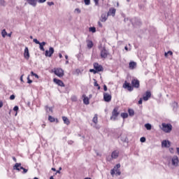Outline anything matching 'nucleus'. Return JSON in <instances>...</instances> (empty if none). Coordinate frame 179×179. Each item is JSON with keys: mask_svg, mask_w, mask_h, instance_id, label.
I'll list each match as a JSON object with an SVG mask.
<instances>
[{"mask_svg": "<svg viewBox=\"0 0 179 179\" xmlns=\"http://www.w3.org/2000/svg\"><path fill=\"white\" fill-rule=\"evenodd\" d=\"M162 129L164 132H166V134H170V132H171V130L173 129V126L171 124L162 123Z\"/></svg>", "mask_w": 179, "mask_h": 179, "instance_id": "f257e3e1", "label": "nucleus"}, {"mask_svg": "<svg viewBox=\"0 0 179 179\" xmlns=\"http://www.w3.org/2000/svg\"><path fill=\"white\" fill-rule=\"evenodd\" d=\"M52 71L54 72L55 75H56V76H58L59 78H62V76H64V70L61 68L54 69L53 70H52Z\"/></svg>", "mask_w": 179, "mask_h": 179, "instance_id": "f03ea898", "label": "nucleus"}, {"mask_svg": "<svg viewBox=\"0 0 179 179\" xmlns=\"http://www.w3.org/2000/svg\"><path fill=\"white\" fill-rule=\"evenodd\" d=\"M22 164L20 163H16L14 166V170H17V171H20V170H23V174H26L27 171H29L28 169H24L23 166H21Z\"/></svg>", "mask_w": 179, "mask_h": 179, "instance_id": "7ed1b4c3", "label": "nucleus"}, {"mask_svg": "<svg viewBox=\"0 0 179 179\" xmlns=\"http://www.w3.org/2000/svg\"><path fill=\"white\" fill-rule=\"evenodd\" d=\"M178 163H179L178 157L177 155H174L171 158L172 166H173L174 167H178Z\"/></svg>", "mask_w": 179, "mask_h": 179, "instance_id": "20e7f679", "label": "nucleus"}, {"mask_svg": "<svg viewBox=\"0 0 179 179\" xmlns=\"http://www.w3.org/2000/svg\"><path fill=\"white\" fill-rule=\"evenodd\" d=\"M119 114L120 113H118V108H115L112 112V117H110V120H113V121H115Z\"/></svg>", "mask_w": 179, "mask_h": 179, "instance_id": "39448f33", "label": "nucleus"}, {"mask_svg": "<svg viewBox=\"0 0 179 179\" xmlns=\"http://www.w3.org/2000/svg\"><path fill=\"white\" fill-rule=\"evenodd\" d=\"M54 52H55L54 48L50 47V48H49V50H45V56L51 57H52V54H54Z\"/></svg>", "mask_w": 179, "mask_h": 179, "instance_id": "423d86ee", "label": "nucleus"}, {"mask_svg": "<svg viewBox=\"0 0 179 179\" xmlns=\"http://www.w3.org/2000/svg\"><path fill=\"white\" fill-rule=\"evenodd\" d=\"M112 96L110 94H108L107 92H103V100L106 103H110L111 101Z\"/></svg>", "mask_w": 179, "mask_h": 179, "instance_id": "0eeeda50", "label": "nucleus"}, {"mask_svg": "<svg viewBox=\"0 0 179 179\" xmlns=\"http://www.w3.org/2000/svg\"><path fill=\"white\" fill-rule=\"evenodd\" d=\"M108 51H107V50H106V48H103L101 50V58L106 59V58L108 57Z\"/></svg>", "mask_w": 179, "mask_h": 179, "instance_id": "6e6552de", "label": "nucleus"}, {"mask_svg": "<svg viewBox=\"0 0 179 179\" xmlns=\"http://www.w3.org/2000/svg\"><path fill=\"white\" fill-rule=\"evenodd\" d=\"M151 96L152 94L150 93V91H147L143 96V100H144V101H148Z\"/></svg>", "mask_w": 179, "mask_h": 179, "instance_id": "1a4fd4ad", "label": "nucleus"}, {"mask_svg": "<svg viewBox=\"0 0 179 179\" xmlns=\"http://www.w3.org/2000/svg\"><path fill=\"white\" fill-rule=\"evenodd\" d=\"M94 68L97 72H103V66L98 63L94 64Z\"/></svg>", "mask_w": 179, "mask_h": 179, "instance_id": "9d476101", "label": "nucleus"}, {"mask_svg": "<svg viewBox=\"0 0 179 179\" xmlns=\"http://www.w3.org/2000/svg\"><path fill=\"white\" fill-rule=\"evenodd\" d=\"M53 82H55V83H56V85H58V86H61V87H65V84H64V82H62V80H61L54 78Z\"/></svg>", "mask_w": 179, "mask_h": 179, "instance_id": "9b49d317", "label": "nucleus"}, {"mask_svg": "<svg viewBox=\"0 0 179 179\" xmlns=\"http://www.w3.org/2000/svg\"><path fill=\"white\" fill-rule=\"evenodd\" d=\"M115 12H117V10H115V8H110L107 13L108 16H113V17H114V16H115Z\"/></svg>", "mask_w": 179, "mask_h": 179, "instance_id": "f8f14e48", "label": "nucleus"}, {"mask_svg": "<svg viewBox=\"0 0 179 179\" xmlns=\"http://www.w3.org/2000/svg\"><path fill=\"white\" fill-rule=\"evenodd\" d=\"M24 58H25V59H29V58H30V53L29 52V48L27 47H25L24 49Z\"/></svg>", "mask_w": 179, "mask_h": 179, "instance_id": "ddd939ff", "label": "nucleus"}, {"mask_svg": "<svg viewBox=\"0 0 179 179\" xmlns=\"http://www.w3.org/2000/svg\"><path fill=\"white\" fill-rule=\"evenodd\" d=\"M123 87L124 89H127L129 92H132L134 90V88H132V86H131V85L127 82H125V83L123 85Z\"/></svg>", "mask_w": 179, "mask_h": 179, "instance_id": "4468645a", "label": "nucleus"}, {"mask_svg": "<svg viewBox=\"0 0 179 179\" xmlns=\"http://www.w3.org/2000/svg\"><path fill=\"white\" fill-rule=\"evenodd\" d=\"M108 14H106V13H103L101 15V18H100V20L101 22H102L103 23H104L105 22L107 21V19H108Z\"/></svg>", "mask_w": 179, "mask_h": 179, "instance_id": "2eb2a0df", "label": "nucleus"}, {"mask_svg": "<svg viewBox=\"0 0 179 179\" xmlns=\"http://www.w3.org/2000/svg\"><path fill=\"white\" fill-rule=\"evenodd\" d=\"M120 156V151L115 150L111 154V159H117Z\"/></svg>", "mask_w": 179, "mask_h": 179, "instance_id": "dca6fc26", "label": "nucleus"}, {"mask_svg": "<svg viewBox=\"0 0 179 179\" xmlns=\"http://www.w3.org/2000/svg\"><path fill=\"white\" fill-rule=\"evenodd\" d=\"M27 1L31 6H34V8L37 6V0H27Z\"/></svg>", "mask_w": 179, "mask_h": 179, "instance_id": "f3484780", "label": "nucleus"}, {"mask_svg": "<svg viewBox=\"0 0 179 179\" xmlns=\"http://www.w3.org/2000/svg\"><path fill=\"white\" fill-rule=\"evenodd\" d=\"M162 148H170V141L164 140L162 142Z\"/></svg>", "mask_w": 179, "mask_h": 179, "instance_id": "a211bd4d", "label": "nucleus"}, {"mask_svg": "<svg viewBox=\"0 0 179 179\" xmlns=\"http://www.w3.org/2000/svg\"><path fill=\"white\" fill-rule=\"evenodd\" d=\"M131 85L133 86V87H139V80H132L131 81Z\"/></svg>", "mask_w": 179, "mask_h": 179, "instance_id": "6ab92c4d", "label": "nucleus"}, {"mask_svg": "<svg viewBox=\"0 0 179 179\" xmlns=\"http://www.w3.org/2000/svg\"><path fill=\"white\" fill-rule=\"evenodd\" d=\"M83 103L84 104H85L86 106H88V104H90V101H89V97L86 96V94H83Z\"/></svg>", "mask_w": 179, "mask_h": 179, "instance_id": "aec40b11", "label": "nucleus"}, {"mask_svg": "<svg viewBox=\"0 0 179 179\" xmlns=\"http://www.w3.org/2000/svg\"><path fill=\"white\" fill-rule=\"evenodd\" d=\"M129 69H135L136 68V62H131L129 64Z\"/></svg>", "mask_w": 179, "mask_h": 179, "instance_id": "412c9836", "label": "nucleus"}, {"mask_svg": "<svg viewBox=\"0 0 179 179\" xmlns=\"http://www.w3.org/2000/svg\"><path fill=\"white\" fill-rule=\"evenodd\" d=\"M62 120L66 125H69V124H71V122L69 121V119H68V117L63 116Z\"/></svg>", "mask_w": 179, "mask_h": 179, "instance_id": "4be33fe9", "label": "nucleus"}, {"mask_svg": "<svg viewBox=\"0 0 179 179\" xmlns=\"http://www.w3.org/2000/svg\"><path fill=\"white\" fill-rule=\"evenodd\" d=\"M45 42L39 43V48L41 51H45V49H44V45H45Z\"/></svg>", "mask_w": 179, "mask_h": 179, "instance_id": "5701e85b", "label": "nucleus"}, {"mask_svg": "<svg viewBox=\"0 0 179 179\" xmlns=\"http://www.w3.org/2000/svg\"><path fill=\"white\" fill-rule=\"evenodd\" d=\"M1 36H2V37H3V38H5L6 37V36H8V32H6V29H3L1 31Z\"/></svg>", "mask_w": 179, "mask_h": 179, "instance_id": "b1692460", "label": "nucleus"}, {"mask_svg": "<svg viewBox=\"0 0 179 179\" xmlns=\"http://www.w3.org/2000/svg\"><path fill=\"white\" fill-rule=\"evenodd\" d=\"M128 113H129V115H130V117L134 116L135 114V111H134L133 109H129Z\"/></svg>", "mask_w": 179, "mask_h": 179, "instance_id": "393cba45", "label": "nucleus"}, {"mask_svg": "<svg viewBox=\"0 0 179 179\" xmlns=\"http://www.w3.org/2000/svg\"><path fill=\"white\" fill-rule=\"evenodd\" d=\"M145 127L146 128V129H148V131H150V129H152V124L147 123L145 124Z\"/></svg>", "mask_w": 179, "mask_h": 179, "instance_id": "a878e982", "label": "nucleus"}, {"mask_svg": "<svg viewBox=\"0 0 179 179\" xmlns=\"http://www.w3.org/2000/svg\"><path fill=\"white\" fill-rule=\"evenodd\" d=\"M92 122H94V124H97V122H98L97 115H94V116L92 119Z\"/></svg>", "mask_w": 179, "mask_h": 179, "instance_id": "bb28decb", "label": "nucleus"}, {"mask_svg": "<svg viewBox=\"0 0 179 179\" xmlns=\"http://www.w3.org/2000/svg\"><path fill=\"white\" fill-rule=\"evenodd\" d=\"M94 86L98 87V90H100V85H99V83H97V80H96V79H94Z\"/></svg>", "mask_w": 179, "mask_h": 179, "instance_id": "cd10ccee", "label": "nucleus"}, {"mask_svg": "<svg viewBox=\"0 0 179 179\" xmlns=\"http://www.w3.org/2000/svg\"><path fill=\"white\" fill-rule=\"evenodd\" d=\"M87 47L89 48H92L93 47V42L92 41H87Z\"/></svg>", "mask_w": 179, "mask_h": 179, "instance_id": "c85d7f7f", "label": "nucleus"}, {"mask_svg": "<svg viewBox=\"0 0 179 179\" xmlns=\"http://www.w3.org/2000/svg\"><path fill=\"white\" fill-rule=\"evenodd\" d=\"M45 111L47 112V113H52V108H50V107H48V106H45Z\"/></svg>", "mask_w": 179, "mask_h": 179, "instance_id": "c756f323", "label": "nucleus"}, {"mask_svg": "<svg viewBox=\"0 0 179 179\" xmlns=\"http://www.w3.org/2000/svg\"><path fill=\"white\" fill-rule=\"evenodd\" d=\"M121 117H122V118H124V119L128 118V113H121Z\"/></svg>", "mask_w": 179, "mask_h": 179, "instance_id": "7c9ffc66", "label": "nucleus"}, {"mask_svg": "<svg viewBox=\"0 0 179 179\" xmlns=\"http://www.w3.org/2000/svg\"><path fill=\"white\" fill-rule=\"evenodd\" d=\"M0 6H6V2L5 0H0Z\"/></svg>", "mask_w": 179, "mask_h": 179, "instance_id": "2f4dec72", "label": "nucleus"}, {"mask_svg": "<svg viewBox=\"0 0 179 179\" xmlns=\"http://www.w3.org/2000/svg\"><path fill=\"white\" fill-rule=\"evenodd\" d=\"M48 120L50 122H55V118L52 117V116L49 115Z\"/></svg>", "mask_w": 179, "mask_h": 179, "instance_id": "473e14b6", "label": "nucleus"}, {"mask_svg": "<svg viewBox=\"0 0 179 179\" xmlns=\"http://www.w3.org/2000/svg\"><path fill=\"white\" fill-rule=\"evenodd\" d=\"M90 31H92V33H96V27H90L89 28Z\"/></svg>", "mask_w": 179, "mask_h": 179, "instance_id": "72a5a7b5", "label": "nucleus"}, {"mask_svg": "<svg viewBox=\"0 0 179 179\" xmlns=\"http://www.w3.org/2000/svg\"><path fill=\"white\" fill-rule=\"evenodd\" d=\"M31 76H35V78H36V79H38V75H37L36 73H35L33 71L31 72Z\"/></svg>", "mask_w": 179, "mask_h": 179, "instance_id": "f704fd0d", "label": "nucleus"}, {"mask_svg": "<svg viewBox=\"0 0 179 179\" xmlns=\"http://www.w3.org/2000/svg\"><path fill=\"white\" fill-rule=\"evenodd\" d=\"M120 167H121V164H117L113 169L114 170H115V171H117V170H118Z\"/></svg>", "mask_w": 179, "mask_h": 179, "instance_id": "c9c22d12", "label": "nucleus"}, {"mask_svg": "<svg viewBox=\"0 0 179 179\" xmlns=\"http://www.w3.org/2000/svg\"><path fill=\"white\" fill-rule=\"evenodd\" d=\"M140 141H141L142 143H143L144 142H146V138H145V137H141V138H140Z\"/></svg>", "mask_w": 179, "mask_h": 179, "instance_id": "e433bc0d", "label": "nucleus"}, {"mask_svg": "<svg viewBox=\"0 0 179 179\" xmlns=\"http://www.w3.org/2000/svg\"><path fill=\"white\" fill-rule=\"evenodd\" d=\"M72 101H76L78 100V97L76 96H71Z\"/></svg>", "mask_w": 179, "mask_h": 179, "instance_id": "4c0bfd02", "label": "nucleus"}, {"mask_svg": "<svg viewBox=\"0 0 179 179\" xmlns=\"http://www.w3.org/2000/svg\"><path fill=\"white\" fill-rule=\"evenodd\" d=\"M27 83H33V80H30V76L27 77Z\"/></svg>", "mask_w": 179, "mask_h": 179, "instance_id": "58836bf2", "label": "nucleus"}, {"mask_svg": "<svg viewBox=\"0 0 179 179\" xmlns=\"http://www.w3.org/2000/svg\"><path fill=\"white\" fill-rule=\"evenodd\" d=\"M84 2L87 6L90 5V0H84Z\"/></svg>", "mask_w": 179, "mask_h": 179, "instance_id": "ea45409f", "label": "nucleus"}, {"mask_svg": "<svg viewBox=\"0 0 179 179\" xmlns=\"http://www.w3.org/2000/svg\"><path fill=\"white\" fill-rule=\"evenodd\" d=\"M115 169H112L111 171H110V174H111V176H114L115 174Z\"/></svg>", "mask_w": 179, "mask_h": 179, "instance_id": "a19ab883", "label": "nucleus"}, {"mask_svg": "<svg viewBox=\"0 0 179 179\" xmlns=\"http://www.w3.org/2000/svg\"><path fill=\"white\" fill-rule=\"evenodd\" d=\"M47 0H36V2H38V3H44Z\"/></svg>", "mask_w": 179, "mask_h": 179, "instance_id": "79ce46f5", "label": "nucleus"}, {"mask_svg": "<svg viewBox=\"0 0 179 179\" xmlns=\"http://www.w3.org/2000/svg\"><path fill=\"white\" fill-rule=\"evenodd\" d=\"M34 43H35V44H40V41H38L37 38H34Z\"/></svg>", "mask_w": 179, "mask_h": 179, "instance_id": "37998d69", "label": "nucleus"}, {"mask_svg": "<svg viewBox=\"0 0 179 179\" xmlns=\"http://www.w3.org/2000/svg\"><path fill=\"white\" fill-rule=\"evenodd\" d=\"M90 72H92V73H94V74L97 73V71L94 69H90Z\"/></svg>", "mask_w": 179, "mask_h": 179, "instance_id": "c03bdc74", "label": "nucleus"}, {"mask_svg": "<svg viewBox=\"0 0 179 179\" xmlns=\"http://www.w3.org/2000/svg\"><path fill=\"white\" fill-rule=\"evenodd\" d=\"M99 0H94V2L95 3L96 6H99Z\"/></svg>", "mask_w": 179, "mask_h": 179, "instance_id": "a18cd8bd", "label": "nucleus"}, {"mask_svg": "<svg viewBox=\"0 0 179 179\" xmlns=\"http://www.w3.org/2000/svg\"><path fill=\"white\" fill-rule=\"evenodd\" d=\"M135 22V19L131 20V23H132V24H134V26H135L136 24H138L137 22Z\"/></svg>", "mask_w": 179, "mask_h": 179, "instance_id": "49530a36", "label": "nucleus"}, {"mask_svg": "<svg viewBox=\"0 0 179 179\" xmlns=\"http://www.w3.org/2000/svg\"><path fill=\"white\" fill-rule=\"evenodd\" d=\"M19 110V106H15L14 108H13V110L14 111H17Z\"/></svg>", "mask_w": 179, "mask_h": 179, "instance_id": "de8ad7c7", "label": "nucleus"}, {"mask_svg": "<svg viewBox=\"0 0 179 179\" xmlns=\"http://www.w3.org/2000/svg\"><path fill=\"white\" fill-rule=\"evenodd\" d=\"M10 100H15V95L13 94L10 96Z\"/></svg>", "mask_w": 179, "mask_h": 179, "instance_id": "09e8293b", "label": "nucleus"}, {"mask_svg": "<svg viewBox=\"0 0 179 179\" xmlns=\"http://www.w3.org/2000/svg\"><path fill=\"white\" fill-rule=\"evenodd\" d=\"M98 26L99 27H103V24H101V22L100 21L98 22Z\"/></svg>", "mask_w": 179, "mask_h": 179, "instance_id": "8fccbe9b", "label": "nucleus"}, {"mask_svg": "<svg viewBox=\"0 0 179 179\" xmlns=\"http://www.w3.org/2000/svg\"><path fill=\"white\" fill-rule=\"evenodd\" d=\"M75 12H77V13H80V9L79 8H76Z\"/></svg>", "mask_w": 179, "mask_h": 179, "instance_id": "3c124183", "label": "nucleus"}, {"mask_svg": "<svg viewBox=\"0 0 179 179\" xmlns=\"http://www.w3.org/2000/svg\"><path fill=\"white\" fill-rule=\"evenodd\" d=\"M116 174H117V176H121V171H120L119 170H117Z\"/></svg>", "mask_w": 179, "mask_h": 179, "instance_id": "603ef678", "label": "nucleus"}, {"mask_svg": "<svg viewBox=\"0 0 179 179\" xmlns=\"http://www.w3.org/2000/svg\"><path fill=\"white\" fill-rule=\"evenodd\" d=\"M169 152H171V153H174V149L173 148H169Z\"/></svg>", "mask_w": 179, "mask_h": 179, "instance_id": "864d4df0", "label": "nucleus"}, {"mask_svg": "<svg viewBox=\"0 0 179 179\" xmlns=\"http://www.w3.org/2000/svg\"><path fill=\"white\" fill-rule=\"evenodd\" d=\"M103 90L104 92H107V85H103Z\"/></svg>", "mask_w": 179, "mask_h": 179, "instance_id": "5fc2aeb1", "label": "nucleus"}, {"mask_svg": "<svg viewBox=\"0 0 179 179\" xmlns=\"http://www.w3.org/2000/svg\"><path fill=\"white\" fill-rule=\"evenodd\" d=\"M48 4L49 5V6H51L54 5V2H52V1L48 2Z\"/></svg>", "mask_w": 179, "mask_h": 179, "instance_id": "6e6d98bb", "label": "nucleus"}, {"mask_svg": "<svg viewBox=\"0 0 179 179\" xmlns=\"http://www.w3.org/2000/svg\"><path fill=\"white\" fill-rule=\"evenodd\" d=\"M2 107H3V103L0 101V108H2Z\"/></svg>", "mask_w": 179, "mask_h": 179, "instance_id": "4d7b16f0", "label": "nucleus"}, {"mask_svg": "<svg viewBox=\"0 0 179 179\" xmlns=\"http://www.w3.org/2000/svg\"><path fill=\"white\" fill-rule=\"evenodd\" d=\"M124 50H126V51H131V49H128V46H125Z\"/></svg>", "mask_w": 179, "mask_h": 179, "instance_id": "13d9d810", "label": "nucleus"}, {"mask_svg": "<svg viewBox=\"0 0 179 179\" xmlns=\"http://www.w3.org/2000/svg\"><path fill=\"white\" fill-rule=\"evenodd\" d=\"M69 145H72L73 143V141H68Z\"/></svg>", "mask_w": 179, "mask_h": 179, "instance_id": "bf43d9fd", "label": "nucleus"}, {"mask_svg": "<svg viewBox=\"0 0 179 179\" xmlns=\"http://www.w3.org/2000/svg\"><path fill=\"white\" fill-rule=\"evenodd\" d=\"M168 54H169V55H173V52L169 50L167 52Z\"/></svg>", "mask_w": 179, "mask_h": 179, "instance_id": "052dcab7", "label": "nucleus"}, {"mask_svg": "<svg viewBox=\"0 0 179 179\" xmlns=\"http://www.w3.org/2000/svg\"><path fill=\"white\" fill-rule=\"evenodd\" d=\"M138 104H142V98H141L140 100L138 101Z\"/></svg>", "mask_w": 179, "mask_h": 179, "instance_id": "680f3d73", "label": "nucleus"}, {"mask_svg": "<svg viewBox=\"0 0 179 179\" xmlns=\"http://www.w3.org/2000/svg\"><path fill=\"white\" fill-rule=\"evenodd\" d=\"M13 160L16 163V162H17L16 157H13Z\"/></svg>", "mask_w": 179, "mask_h": 179, "instance_id": "e2e57ef3", "label": "nucleus"}, {"mask_svg": "<svg viewBox=\"0 0 179 179\" xmlns=\"http://www.w3.org/2000/svg\"><path fill=\"white\" fill-rule=\"evenodd\" d=\"M122 142H127V137H125L124 139H122Z\"/></svg>", "mask_w": 179, "mask_h": 179, "instance_id": "0e129e2a", "label": "nucleus"}, {"mask_svg": "<svg viewBox=\"0 0 179 179\" xmlns=\"http://www.w3.org/2000/svg\"><path fill=\"white\" fill-rule=\"evenodd\" d=\"M177 153L179 155V148H176Z\"/></svg>", "mask_w": 179, "mask_h": 179, "instance_id": "69168bd1", "label": "nucleus"}, {"mask_svg": "<svg viewBox=\"0 0 179 179\" xmlns=\"http://www.w3.org/2000/svg\"><path fill=\"white\" fill-rule=\"evenodd\" d=\"M59 58H62V54L59 53Z\"/></svg>", "mask_w": 179, "mask_h": 179, "instance_id": "338daca9", "label": "nucleus"}, {"mask_svg": "<svg viewBox=\"0 0 179 179\" xmlns=\"http://www.w3.org/2000/svg\"><path fill=\"white\" fill-rule=\"evenodd\" d=\"M167 55H169V53L165 52V53H164V57H167Z\"/></svg>", "mask_w": 179, "mask_h": 179, "instance_id": "774afa93", "label": "nucleus"}]
</instances>
